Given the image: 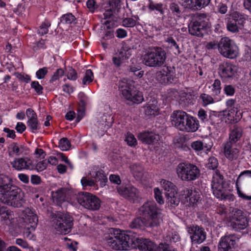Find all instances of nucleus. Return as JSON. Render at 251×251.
Instances as JSON below:
<instances>
[{
    "instance_id": "1",
    "label": "nucleus",
    "mask_w": 251,
    "mask_h": 251,
    "mask_svg": "<svg viewBox=\"0 0 251 251\" xmlns=\"http://www.w3.org/2000/svg\"><path fill=\"white\" fill-rule=\"evenodd\" d=\"M105 240L107 245L115 250H127L133 244L142 251H156V245L151 241L133 237L116 228L110 229L105 236ZM159 246L158 250L160 251Z\"/></svg>"
},
{
    "instance_id": "2",
    "label": "nucleus",
    "mask_w": 251,
    "mask_h": 251,
    "mask_svg": "<svg viewBox=\"0 0 251 251\" xmlns=\"http://www.w3.org/2000/svg\"><path fill=\"white\" fill-rule=\"evenodd\" d=\"M171 118L172 125L181 131L194 132L199 127L198 120L183 111H174Z\"/></svg>"
},
{
    "instance_id": "3",
    "label": "nucleus",
    "mask_w": 251,
    "mask_h": 251,
    "mask_svg": "<svg viewBox=\"0 0 251 251\" xmlns=\"http://www.w3.org/2000/svg\"><path fill=\"white\" fill-rule=\"evenodd\" d=\"M139 212L141 215L147 217L146 225L150 226V228L157 227L162 222L160 210L153 201L145 203L139 208Z\"/></svg>"
},
{
    "instance_id": "4",
    "label": "nucleus",
    "mask_w": 251,
    "mask_h": 251,
    "mask_svg": "<svg viewBox=\"0 0 251 251\" xmlns=\"http://www.w3.org/2000/svg\"><path fill=\"white\" fill-rule=\"evenodd\" d=\"M211 188L213 195L221 200L231 199L233 195L227 191V184L224 176L218 170H216L212 177Z\"/></svg>"
},
{
    "instance_id": "5",
    "label": "nucleus",
    "mask_w": 251,
    "mask_h": 251,
    "mask_svg": "<svg viewBox=\"0 0 251 251\" xmlns=\"http://www.w3.org/2000/svg\"><path fill=\"white\" fill-rule=\"evenodd\" d=\"M167 58L165 50L161 47H154L144 55L143 63L150 67H160L165 63Z\"/></svg>"
},
{
    "instance_id": "6",
    "label": "nucleus",
    "mask_w": 251,
    "mask_h": 251,
    "mask_svg": "<svg viewBox=\"0 0 251 251\" xmlns=\"http://www.w3.org/2000/svg\"><path fill=\"white\" fill-rule=\"evenodd\" d=\"M178 176L183 181H191L198 178L200 170L195 165L189 163H180L176 168Z\"/></svg>"
},
{
    "instance_id": "7",
    "label": "nucleus",
    "mask_w": 251,
    "mask_h": 251,
    "mask_svg": "<svg viewBox=\"0 0 251 251\" xmlns=\"http://www.w3.org/2000/svg\"><path fill=\"white\" fill-rule=\"evenodd\" d=\"M53 217V226L59 233L66 234L69 233L73 226V218L69 215L57 212Z\"/></svg>"
},
{
    "instance_id": "8",
    "label": "nucleus",
    "mask_w": 251,
    "mask_h": 251,
    "mask_svg": "<svg viewBox=\"0 0 251 251\" xmlns=\"http://www.w3.org/2000/svg\"><path fill=\"white\" fill-rule=\"evenodd\" d=\"M206 15L202 14L193 19L188 25V32L193 36L202 37L209 27L205 21Z\"/></svg>"
},
{
    "instance_id": "9",
    "label": "nucleus",
    "mask_w": 251,
    "mask_h": 251,
    "mask_svg": "<svg viewBox=\"0 0 251 251\" xmlns=\"http://www.w3.org/2000/svg\"><path fill=\"white\" fill-rule=\"evenodd\" d=\"M10 194L0 195V201L4 203L13 206L20 207L24 202L21 191L17 186L13 185Z\"/></svg>"
},
{
    "instance_id": "10",
    "label": "nucleus",
    "mask_w": 251,
    "mask_h": 251,
    "mask_svg": "<svg viewBox=\"0 0 251 251\" xmlns=\"http://www.w3.org/2000/svg\"><path fill=\"white\" fill-rule=\"evenodd\" d=\"M76 199L80 205L90 210H98L100 206V200L96 196L88 192L79 193Z\"/></svg>"
},
{
    "instance_id": "11",
    "label": "nucleus",
    "mask_w": 251,
    "mask_h": 251,
    "mask_svg": "<svg viewBox=\"0 0 251 251\" xmlns=\"http://www.w3.org/2000/svg\"><path fill=\"white\" fill-rule=\"evenodd\" d=\"M219 52L225 57L233 59L237 56L238 48L230 39L224 37L219 41Z\"/></svg>"
},
{
    "instance_id": "12",
    "label": "nucleus",
    "mask_w": 251,
    "mask_h": 251,
    "mask_svg": "<svg viewBox=\"0 0 251 251\" xmlns=\"http://www.w3.org/2000/svg\"><path fill=\"white\" fill-rule=\"evenodd\" d=\"M237 71V66L228 61L220 63L218 69V74L223 79H232Z\"/></svg>"
},
{
    "instance_id": "13",
    "label": "nucleus",
    "mask_w": 251,
    "mask_h": 251,
    "mask_svg": "<svg viewBox=\"0 0 251 251\" xmlns=\"http://www.w3.org/2000/svg\"><path fill=\"white\" fill-rule=\"evenodd\" d=\"M240 186L245 190H248L251 186V170H245L240 174L236 181V188L238 196L242 199L240 192L243 193Z\"/></svg>"
},
{
    "instance_id": "14",
    "label": "nucleus",
    "mask_w": 251,
    "mask_h": 251,
    "mask_svg": "<svg viewBox=\"0 0 251 251\" xmlns=\"http://www.w3.org/2000/svg\"><path fill=\"white\" fill-rule=\"evenodd\" d=\"M188 233L191 235L190 238L193 243L201 244L206 239V233L204 229L197 225H192L187 227Z\"/></svg>"
},
{
    "instance_id": "15",
    "label": "nucleus",
    "mask_w": 251,
    "mask_h": 251,
    "mask_svg": "<svg viewBox=\"0 0 251 251\" xmlns=\"http://www.w3.org/2000/svg\"><path fill=\"white\" fill-rule=\"evenodd\" d=\"M117 192L123 197L129 201H134L140 196L138 190L131 185H122L117 187Z\"/></svg>"
},
{
    "instance_id": "16",
    "label": "nucleus",
    "mask_w": 251,
    "mask_h": 251,
    "mask_svg": "<svg viewBox=\"0 0 251 251\" xmlns=\"http://www.w3.org/2000/svg\"><path fill=\"white\" fill-rule=\"evenodd\" d=\"M11 164L13 168L18 171L35 169V164L33 161L28 157L16 158Z\"/></svg>"
},
{
    "instance_id": "17",
    "label": "nucleus",
    "mask_w": 251,
    "mask_h": 251,
    "mask_svg": "<svg viewBox=\"0 0 251 251\" xmlns=\"http://www.w3.org/2000/svg\"><path fill=\"white\" fill-rule=\"evenodd\" d=\"M236 243L235 237L233 234L222 237L218 244V251H234L232 247Z\"/></svg>"
},
{
    "instance_id": "18",
    "label": "nucleus",
    "mask_w": 251,
    "mask_h": 251,
    "mask_svg": "<svg viewBox=\"0 0 251 251\" xmlns=\"http://www.w3.org/2000/svg\"><path fill=\"white\" fill-rule=\"evenodd\" d=\"M210 0H184L181 5L185 9L196 11L207 5Z\"/></svg>"
},
{
    "instance_id": "19",
    "label": "nucleus",
    "mask_w": 251,
    "mask_h": 251,
    "mask_svg": "<svg viewBox=\"0 0 251 251\" xmlns=\"http://www.w3.org/2000/svg\"><path fill=\"white\" fill-rule=\"evenodd\" d=\"M22 218L26 225H30V226L27 227L28 229H35L38 221V217L30 208H26L23 211Z\"/></svg>"
},
{
    "instance_id": "20",
    "label": "nucleus",
    "mask_w": 251,
    "mask_h": 251,
    "mask_svg": "<svg viewBox=\"0 0 251 251\" xmlns=\"http://www.w3.org/2000/svg\"><path fill=\"white\" fill-rule=\"evenodd\" d=\"M236 143L227 141L225 144L224 151L226 157L230 160L236 159L239 155V150L236 148Z\"/></svg>"
},
{
    "instance_id": "21",
    "label": "nucleus",
    "mask_w": 251,
    "mask_h": 251,
    "mask_svg": "<svg viewBox=\"0 0 251 251\" xmlns=\"http://www.w3.org/2000/svg\"><path fill=\"white\" fill-rule=\"evenodd\" d=\"M26 114L28 118L27 125L34 132L35 130H38L39 128V123L37 115L34 110L31 108H28L26 110Z\"/></svg>"
},
{
    "instance_id": "22",
    "label": "nucleus",
    "mask_w": 251,
    "mask_h": 251,
    "mask_svg": "<svg viewBox=\"0 0 251 251\" xmlns=\"http://www.w3.org/2000/svg\"><path fill=\"white\" fill-rule=\"evenodd\" d=\"M135 88L134 82L132 80L123 79L119 83V89L123 97L129 96L128 93Z\"/></svg>"
},
{
    "instance_id": "23",
    "label": "nucleus",
    "mask_w": 251,
    "mask_h": 251,
    "mask_svg": "<svg viewBox=\"0 0 251 251\" xmlns=\"http://www.w3.org/2000/svg\"><path fill=\"white\" fill-rule=\"evenodd\" d=\"M182 196L185 198L187 202H189L190 205L196 204L200 198L199 192L188 188L184 190Z\"/></svg>"
},
{
    "instance_id": "24",
    "label": "nucleus",
    "mask_w": 251,
    "mask_h": 251,
    "mask_svg": "<svg viewBox=\"0 0 251 251\" xmlns=\"http://www.w3.org/2000/svg\"><path fill=\"white\" fill-rule=\"evenodd\" d=\"M138 140L146 144H151L156 142L159 139L158 134L150 132H143L138 135Z\"/></svg>"
},
{
    "instance_id": "25",
    "label": "nucleus",
    "mask_w": 251,
    "mask_h": 251,
    "mask_svg": "<svg viewBox=\"0 0 251 251\" xmlns=\"http://www.w3.org/2000/svg\"><path fill=\"white\" fill-rule=\"evenodd\" d=\"M156 78L160 83L164 84L172 83L173 81V77L168 68L157 72L156 74Z\"/></svg>"
},
{
    "instance_id": "26",
    "label": "nucleus",
    "mask_w": 251,
    "mask_h": 251,
    "mask_svg": "<svg viewBox=\"0 0 251 251\" xmlns=\"http://www.w3.org/2000/svg\"><path fill=\"white\" fill-rule=\"evenodd\" d=\"M144 113L147 116H155L159 113L158 102L156 99L150 100L144 106Z\"/></svg>"
},
{
    "instance_id": "27",
    "label": "nucleus",
    "mask_w": 251,
    "mask_h": 251,
    "mask_svg": "<svg viewBox=\"0 0 251 251\" xmlns=\"http://www.w3.org/2000/svg\"><path fill=\"white\" fill-rule=\"evenodd\" d=\"M243 132V128L238 125H234L230 128L228 141L236 143L241 139Z\"/></svg>"
},
{
    "instance_id": "28",
    "label": "nucleus",
    "mask_w": 251,
    "mask_h": 251,
    "mask_svg": "<svg viewBox=\"0 0 251 251\" xmlns=\"http://www.w3.org/2000/svg\"><path fill=\"white\" fill-rule=\"evenodd\" d=\"M113 123V117L109 115L104 114L99 118L97 126L102 131H104L112 126Z\"/></svg>"
},
{
    "instance_id": "29",
    "label": "nucleus",
    "mask_w": 251,
    "mask_h": 251,
    "mask_svg": "<svg viewBox=\"0 0 251 251\" xmlns=\"http://www.w3.org/2000/svg\"><path fill=\"white\" fill-rule=\"evenodd\" d=\"M67 189L61 188L56 191L52 192V197L53 201L60 205L65 201Z\"/></svg>"
},
{
    "instance_id": "30",
    "label": "nucleus",
    "mask_w": 251,
    "mask_h": 251,
    "mask_svg": "<svg viewBox=\"0 0 251 251\" xmlns=\"http://www.w3.org/2000/svg\"><path fill=\"white\" fill-rule=\"evenodd\" d=\"M8 151L10 155L19 156L24 153L26 154L27 149L24 146L19 145L16 143H13L9 145Z\"/></svg>"
},
{
    "instance_id": "31",
    "label": "nucleus",
    "mask_w": 251,
    "mask_h": 251,
    "mask_svg": "<svg viewBox=\"0 0 251 251\" xmlns=\"http://www.w3.org/2000/svg\"><path fill=\"white\" fill-rule=\"evenodd\" d=\"M247 226L248 222L247 219L230 220L228 224V226L235 230L244 229Z\"/></svg>"
},
{
    "instance_id": "32",
    "label": "nucleus",
    "mask_w": 251,
    "mask_h": 251,
    "mask_svg": "<svg viewBox=\"0 0 251 251\" xmlns=\"http://www.w3.org/2000/svg\"><path fill=\"white\" fill-rule=\"evenodd\" d=\"M128 95L129 96L124 98L132 103H139L143 100L144 99L142 93L136 88L128 93Z\"/></svg>"
},
{
    "instance_id": "33",
    "label": "nucleus",
    "mask_w": 251,
    "mask_h": 251,
    "mask_svg": "<svg viewBox=\"0 0 251 251\" xmlns=\"http://www.w3.org/2000/svg\"><path fill=\"white\" fill-rule=\"evenodd\" d=\"M166 202L169 206L175 207L179 203V198L177 191L165 194Z\"/></svg>"
},
{
    "instance_id": "34",
    "label": "nucleus",
    "mask_w": 251,
    "mask_h": 251,
    "mask_svg": "<svg viewBox=\"0 0 251 251\" xmlns=\"http://www.w3.org/2000/svg\"><path fill=\"white\" fill-rule=\"evenodd\" d=\"M210 124L213 126L214 128L219 129L221 127L222 120L220 116L215 112L210 113L208 118L207 119Z\"/></svg>"
},
{
    "instance_id": "35",
    "label": "nucleus",
    "mask_w": 251,
    "mask_h": 251,
    "mask_svg": "<svg viewBox=\"0 0 251 251\" xmlns=\"http://www.w3.org/2000/svg\"><path fill=\"white\" fill-rule=\"evenodd\" d=\"M167 43V48L176 55L181 53L180 49L176 41L172 37H168L166 40Z\"/></svg>"
},
{
    "instance_id": "36",
    "label": "nucleus",
    "mask_w": 251,
    "mask_h": 251,
    "mask_svg": "<svg viewBox=\"0 0 251 251\" xmlns=\"http://www.w3.org/2000/svg\"><path fill=\"white\" fill-rule=\"evenodd\" d=\"M14 185L12 183V179L8 176L2 174L0 175V193L8 186H12Z\"/></svg>"
},
{
    "instance_id": "37",
    "label": "nucleus",
    "mask_w": 251,
    "mask_h": 251,
    "mask_svg": "<svg viewBox=\"0 0 251 251\" xmlns=\"http://www.w3.org/2000/svg\"><path fill=\"white\" fill-rule=\"evenodd\" d=\"M147 220L145 218H137L133 220L130 224V227L132 228H144L145 227L150 228L146 225Z\"/></svg>"
},
{
    "instance_id": "38",
    "label": "nucleus",
    "mask_w": 251,
    "mask_h": 251,
    "mask_svg": "<svg viewBox=\"0 0 251 251\" xmlns=\"http://www.w3.org/2000/svg\"><path fill=\"white\" fill-rule=\"evenodd\" d=\"M160 182L165 191V194L176 191V186L171 181L162 179Z\"/></svg>"
},
{
    "instance_id": "39",
    "label": "nucleus",
    "mask_w": 251,
    "mask_h": 251,
    "mask_svg": "<svg viewBox=\"0 0 251 251\" xmlns=\"http://www.w3.org/2000/svg\"><path fill=\"white\" fill-rule=\"evenodd\" d=\"M131 55V50L126 46L122 47L117 54V55L124 60L128 59Z\"/></svg>"
},
{
    "instance_id": "40",
    "label": "nucleus",
    "mask_w": 251,
    "mask_h": 251,
    "mask_svg": "<svg viewBox=\"0 0 251 251\" xmlns=\"http://www.w3.org/2000/svg\"><path fill=\"white\" fill-rule=\"evenodd\" d=\"M228 20L230 21H234L235 23H238V25H243L245 21V19L244 17L236 11L233 12L230 15Z\"/></svg>"
},
{
    "instance_id": "41",
    "label": "nucleus",
    "mask_w": 251,
    "mask_h": 251,
    "mask_svg": "<svg viewBox=\"0 0 251 251\" xmlns=\"http://www.w3.org/2000/svg\"><path fill=\"white\" fill-rule=\"evenodd\" d=\"M120 2V0H109L108 7L112 9L114 13L118 15L121 9Z\"/></svg>"
},
{
    "instance_id": "42",
    "label": "nucleus",
    "mask_w": 251,
    "mask_h": 251,
    "mask_svg": "<svg viewBox=\"0 0 251 251\" xmlns=\"http://www.w3.org/2000/svg\"><path fill=\"white\" fill-rule=\"evenodd\" d=\"M95 178L100 181V186L103 187L105 185L106 182L107 181L106 176L104 174V172L102 170H100L96 173Z\"/></svg>"
},
{
    "instance_id": "43",
    "label": "nucleus",
    "mask_w": 251,
    "mask_h": 251,
    "mask_svg": "<svg viewBox=\"0 0 251 251\" xmlns=\"http://www.w3.org/2000/svg\"><path fill=\"white\" fill-rule=\"evenodd\" d=\"M242 25H238V23H235L234 21H230L228 20L227 23V29L230 32H237Z\"/></svg>"
},
{
    "instance_id": "44",
    "label": "nucleus",
    "mask_w": 251,
    "mask_h": 251,
    "mask_svg": "<svg viewBox=\"0 0 251 251\" xmlns=\"http://www.w3.org/2000/svg\"><path fill=\"white\" fill-rule=\"evenodd\" d=\"M221 81L218 79L214 80L213 84L211 85V91L212 94L217 96L221 93Z\"/></svg>"
},
{
    "instance_id": "45",
    "label": "nucleus",
    "mask_w": 251,
    "mask_h": 251,
    "mask_svg": "<svg viewBox=\"0 0 251 251\" xmlns=\"http://www.w3.org/2000/svg\"><path fill=\"white\" fill-rule=\"evenodd\" d=\"M130 168L134 176H140L142 175L143 168L138 164H133L130 165Z\"/></svg>"
},
{
    "instance_id": "46",
    "label": "nucleus",
    "mask_w": 251,
    "mask_h": 251,
    "mask_svg": "<svg viewBox=\"0 0 251 251\" xmlns=\"http://www.w3.org/2000/svg\"><path fill=\"white\" fill-rule=\"evenodd\" d=\"M93 80V73L91 70L88 69L86 71L85 75L82 80V83L84 85L88 84Z\"/></svg>"
},
{
    "instance_id": "47",
    "label": "nucleus",
    "mask_w": 251,
    "mask_h": 251,
    "mask_svg": "<svg viewBox=\"0 0 251 251\" xmlns=\"http://www.w3.org/2000/svg\"><path fill=\"white\" fill-rule=\"evenodd\" d=\"M200 98L202 100V105L204 106L207 105L208 104L213 103L214 102L213 98L210 95L206 94L205 93L201 94Z\"/></svg>"
},
{
    "instance_id": "48",
    "label": "nucleus",
    "mask_w": 251,
    "mask_h": 251,
    "mask_svg": "<svg viewBox=\"0 0 251 251\" xmlns=\"http://www.w3.org/2000/svg\"><path fill=\"white\" fill-rule=\"evenodd\" d=\"M71 147V144L67 138H63L60 139L59 143V147L62 151H68Z\"/></svg>"
},
{
    "instance_id": "49",
    "label": "nucleus",
    "mask_w": 251,
    "mask_h": 251,
    "mask_svg": "<svg viewBox=\"0 0 251 251\" xmlns=\"http://www.w3.org/2000/svg\"><path fill=\"white\" fill-rule=\"evenodd\" d=\"M75 20V16L71 13L65 14L61 17V22L66 24H71Z\"/></svg>"
},
{
    "instance_id": "50",
    "label": "nucleus",
    "mask_w": 251,
    "mask_h": 251,
    "mask_svg": "<svg viewBox=\"0 0 251 251\" xmlns=\"http://www.w3.org/2000/svg\"><path fill=\"white\" fill-rule=\"evenodd\" d=\"M50 26V22L45 21L40 26L39 29H38V33L42 36L47 34L48 32V27Z\"/></svg>"
},
{
    "instance_id": "51",
    "label": "nucleus",
    "mask_w": 251,
    "mask_h": 251,
    "mask_svg": "<svg viewBox=\"0 0 251 251\" xmlns=\"http://www.w3.org/2000/svg\"><path fill=\"white\" fill-rule=\"evenodd\" d=\"M218 161L215 157H210L206 164V166L209 169L215 170L218 166Z\"/></svg>"
},
{
    "instance_id": "52",
    "label": "nucleus",
    "mask_w": 251,
    "mask_h": 251,
    "mask_svg": "<svg viewBox=\"0 0 251 251\" xmlns=\"http://www.w3.org/2000/svg\"><path fill=\"white\" fill-rule=\"evenodd\" d=\"M123 25L125 27H132L136 25V20L131 18L123 17Z\"/></svg>"
},
{
    "instance_id": "53",
    "label": "nucleus",
    "mask_w": 251,
    "mask_h": 251,
    "mask_svg": "<svg viewBox=\"0 0 251 251\" xmlns=\"http://www.w3.org/2000/svg\"><path fill=\"white\" fill-rule=\"evenodd\" d=\"M125 141L127 142V144L130 146H133L136 145L137 141L134 136L130 133H127L126 135Z\"/></svg>"
},
{
    "instance_id": "54",
    "label": "nucleus",
    "mask_w": 251,
    "mask_h": 251,
    "mask_svg": "<svg viewBox=\"0 0 251 251\" xmlns=\"http://www.w3.org/2000/svg\"><path fill=\"white\" fill-rule=\"evenodd\" d=\"M241 219H246L242 211L238 209H234L233 211V215L230 220H238Z\"/></svg>"
},
{
    "instance_id": "55",
    "label": "nucleus",
    "mask_w": 251,
    "mask_h": 251,
    "mask_svg": "<svg viewBox=\"0 0 251 251\" xmlns=\"http://www.w3.org/2000/svg\"><path fill=\"white\" fill-rule=\"evenodd\" d=\"M224 91L226 95L232 96L235 93V88L232 85H226L224 88Z\"/></svg>"
},
{
    "instance_id": "56",
    "label": "nucleus",
    "mask_w": 251,
    "mask_h": 251,
    "mask_svg": "<svg viewBox=\"0 0 251 251\" xmlns=\"http://www.w3.org/2000/svg\"><path fill=\"white\" fill-rule=\"evenodd\" d=\"M170 9L174 15L179 16L181 13L179 6L176 3L173 2L170 4Z\"/></svg>"
},
{
    "instance_id": "57",
    "label": "nucleus",
    "mask_w": 251,
    "mask_h": 251,
    "mask_svg": "<svg viewBox=\"0 0 251 251\" xmlns=\"http://www.w3.org/2000/svg\"><path fill=\"white\" fill-rule=\"evenodd\" d=\"M31 87L34 89L38 95L43 93V88L38 81H33L31 84Z\"/></svg>"
},
{
    "instance_id": "58",
    "label": "nucleus",
    "mask_w": 251,
    "mask_h": 251,
    "mask_svg": "<svg viewBox=\"0 0 251 251\" xmlns=\"http://www.w3.org/2000/svg\"><path fill=\"white\" fill-rule=\"evenodd\" d=\"M149 8L152 10H156L161 14L164 13L163 4L162 3L155 4L153 2H151L149 5Z\"/></svg>"
},
{
    "instance_id": "59",
    "label": "nucleus",
    "mask_w": 251,
    "mask_h": 251,
    "mask_svg": "<svg viewBox=\"0 0 251 251\" xmlns=\"http://www.w3.org/2000/svg\"><path fill=\"white\" fill-rule=\"evenodd\" d=\"M154 197L156 201L160 204L164 203V200L162 196L161 192L158 188L154 189Z\"/></svg>"
},
{
    "instance_id": "60",
    "label": "nucleus",
    "mask_w": 251,
    "mask_h": 251,
    "mask_svg": "<svg viewBox=\"0 0 251 251\" xmlns=\"http://www.w3.org/2000/svg\"><path fill=\"white\" fill-rule=\"evenodd\" d=\"M48 165V162L47 160H44L42 161L38 162L36 165H35V169L37 170L38 172H41L45 170Z\"/></svg>"
},
{
    "instance_id": "61",
    "label": "nucleus",
    "mask_w": 251,
    "mask_h": 251,
    "mask_svg": "<svg viewBox=\"0 0 251 251\" xmlns=\"http://www.w3.org/2000/svg\"><path fill=\"white\" fill-rule=\"evenodd\" d=\"M81 183L83 187L86 186H93L95 184V181L93 179H88L86 177H83L81 180Z\"/></svg>"
},
{
    "instance_id": "62",
    "label": "nucleus",
    "mask_w": 251,
    "mask_h": 251,
    "mask_svg": "<svg viewBox=\"0 0 251 251\" xmlns=\"http://www.w3.org/2000/svg\"><path fill=\"white\" fill-rule=\"evenodd\" d=\"M67 76L69 79L72 80H75L77 78L76 72L72 68H70L68 70Z\"/></svg>"
},
{
    "instance_id": "63",
    "label": "nucleus",
    "mask_w": 251,
    "mask_h": 251,
    "mask_svg": "<svg viewBox=\"0 0 251 251\" xmlns=\"http://www.w3.org/2000/svg\"><path fill=\"white\" fill-rule=\"evenodd\" d=\"M192 148L197 151H200L203 149V143L201 141H196L191 143Z\"/></svg>"
},
{
    "instance_id": "64",
    "label": "nucleus",
    "mask_w": 251,
    "mask_h": 251,
    "mask_svg": "<svg viewBox=\"0 0 251 251\" xmlns=\"http://www.w3.org/2000/svg\"><path fill=\"white\" fill-rule=\"evenodd\" d=\"M16 75L19 80L26 83L29 82L31 80L30 76L27 75L17 73Z\"/></svg>"
}]
</instances>
